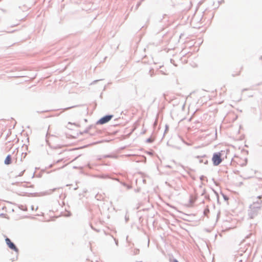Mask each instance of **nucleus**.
Segmentation results:
<instances>
[{
  "label": "nucleus",
  "mask_w": 262,
  "mask_h": 262,
  "mask_svg": "<svg viewBox=\"0 0 262 262\" xmlns=\"http://www.w3.org/2000/svg\"><path fill=\"white\" fill-rule=\"evenodd\" d=\"M212 161L214 166L219 165L222 162V154L220 152H214L212 158Z\"/></svg>",
  "instance_id": "nucleus-1"
},
{
  "label": "nucleus",
  "mask_w": 262,
  "mask_h": 262,
  "mask_svg": "<svg viewBox=\"0 0 262 262\" xmlns=\"http://www.w3.org/2000/svg\"><path fill=\"white\" fill-rule=\"evenodd\" d=\"M113 117V115H106L97 121V124H104L110 121Z\"/></svg>",
  "instance_id": "nucleus-2"
},
{
  "label": "nucleus",
  "mask_w": 262,
  "mask_h": 262,
  "mask_svg": "<svg viewBox=\"0 0 262 262\" xmlns=\"http://www.w3.org/2000/svg\"><path fill=\"white\" fill-rule=\"evenodd\" d=\"M6 243L8 246V247L11 249V250H14L17 254L18 253V249L15 245L14 243H13L10 238L8 237H6L5 239Z\"/></svg>",
  "instance_id": "nucleus-3"
},
{
  "label": "nucleus",
  "mask_w": 262,
  "mask_h": 262,
  "mask_svg": "<svg viewBox=\"0 0 262 262\" xmlns=\"http://www.w3.org/2000/svg\"><path fill=\"white\" fill-rule=\"evenodd\" d=\"M12 163V157L10 155H8L5 160V161H4V163L6 164V165H9L11 163Z\"/></svg>",
  "instance_id": "nucleus-4"
},
{
  "label": "nucleus",
  "mask_w": 262,
  "mask_h": 262,
  "mask_svg": "<svg viewBox=\"0 0 262 262\" xmlns=\"http://www.w3.org/2000/svg\"><path fill=\"white\" fill-rule=\"evenodd\" d=\"M63 160V158H61V159H60L58 160H57L55 163H54L53 164H51L50 166H49V168H52L53 167V166L54 165V164L56 163V164H57V163H60V162L62 161Z\"/></svg>",
  "instance_id": "nucleus-5"
},
{
  "label": "nucleus",
  "mask_w": 262,
  "mask_h": 262,
  "mask_svg": "<svg viewBox=\"0 0 262 262\" xmlns=\"http://www.w3.org/2000/svg\"><path fill=\"white\" fill-rule=\"evenodd\" d=\"M22 186L23 187H33V185H31L29 183H27L26 184H23Z\"/></svg>",
  "instance_id": "nucleus-6"
},
{
  "label": "nucleus",
  "mask_w": 262,
  "mask_h": 262,
  "mask_svg": "<svg viewBox=\"0 0 262 262\" xmlns=\"http://www.w3.org/2000/svg\"><path fill=\"white\" fill-rule=\"evenodd\" d=\"M149 74L150 77H153L154 75H155L154 70L153 69H150L149 71Z\"/></svg>",
  "instance_id": "nucleus-7"
},
{
  "label": "nucleus",
  "mask_w": 262,
  "mask_h": 262,
  "mask_svg": "<svg viewBox=\"0 0 262 262\" xmlns=\"http://www.w3.org/2000/svg\"><path fill=\"white\" fill-rule=\"evenodd\" d=\"M153 141H154V140L151 138H149L147 139V140H146V142L149 143H152Z\"/></svg>",
  "instance_id": "nucleus-8"
},
{
  "label": "nucleus",
  "mask_w": 262,
  "mask_h": 262,
  "mask_svg": "<svg viewBox=\"0 0 262 262\" xmlns=\"http://www.w3.org/2000/svg\"><path fill=\"white\" fill-rule=\"evenodd\" d=\"M25 171V170H23L18 174H16L15 177H21V176H22L23 175Z\"/></svg>",
  "instance_id": "nucleus-9"
},
{
  "label": "nucleus",
  "mask_w": 262,
  "mask_h": 262,
  "mask_svg": "<svg viewBox=\"0 0 262 262\" xmlns=\"http://www.w3.org/2000/svg\"><path fill=\"white\" fill-rule=\"evenodd\" d=\"M139 253V249H135L134 251V254L135 255L138 254Z\"/></svg>",
  "instance_id": "nucleus-10"
},
{
  "label": "nucleus",
  "mask_w": 262,
  "mask_h": 262,
  "mask_svg": "<svg viewBox=\"0 0 262 262\" xmlns=\"http://www.w3.org/2000/svg\"><path fill=\"white\" fill-rule=\"evenodd\" d=\"M200 163H204L205 164H207L208 163V161L207 160H206L205 161H204V160L203 159H201L200 160Z\"/></svg>",
  "instance_id": "nucleus-11"
},
{
  "label": "nucleus",
  "mask_w": 262,
  "mask_h": 262,
  "mask_svg": "<svg viewBox=\"0 0 262 262\" xmlns=\"http://www.w3.org/2000/svg\"><path fill=\"white\" fill-rule=\"evenodd\" d=\"M222 195H223V198H224V200H225V201H227L228 200V199H229L228 196L227 195H225V194H223V193H222Z\"/></svg>",
  "instance_id": "nucleus-12"
},
{
  "label": "nucleus",
  "mask_w": 262,
  "mask_h": 262,
  "mask_svg": "<svg viewBox=\"0 0 262 262\" xmlns=\"http://www.w3.org/2000/svg\"><path fill=\"white\" fill-rule=\"evenodd\" d=\"M167 25H166L165 26H163L161 29L159 31H157V33H159L160 31L163 30L165 28H166Z\"/></svg>",
  "instance_id": "nucleus-13"
},
{
  "label": "nucleus",
  "mask_w": 262,
  "mask_h": 262,
  "mask_svg": "<svg viewBox=\"0 0 262 262\" xmlns=\"http://www.w3.org/2000/svg\"><path fill=\"white\" fill-rule=\"evenodd\" d=\"M123 185H124V186H126V187H127V188L128 189H130V188H131V186H129V185H127V184H126L125 183H123Z\"/></svg>",
  "instance_id": "nucleus-14"
},
{
  "label": "nucleus",
  "mask_w": 262,
  "mask_h": 262,
  "mask_svg": "<svg viewBox=\"0 0 262 262\" xmlns=\"http://www.w3.org/2000/svg\"><path fill=\"white\" fill-rule=\"evenodd\" d=\"M205 179H206V177H205L204 176H201L200 177V180L201 181H204L205 180Z\"/></svg>",
  "instance_id": "nucleus-15"
},
{
  "label": "nucleus",
  "mask_w": 262,
  "mask_h": 262,
  "mask_svg": "<svg viewBox=\"0 0 262 262\" xmlns=\"http://www.w3.org/2000/svg\"><path fill=\"white\" fill-rule=\"evenodd\" d=\"M74 106H71V107H67V108H65L63 110V112L65 111H67V110H68L71 108H73L74 107Z\"/></svg>",
  "instance_id": "nucleus-16"
},
{
  "label": "nucleus",
  "mask_w": 262,
  "mask_h": 262,
  "mask_svg": "<svg viewBox=\"0 0 262 262\" xmlns=\"http://www.w3.org/2000/svg\"><path fill=\"white\" fill-rule=\"evenodd\" d=\"M159 72H160V73H161L162 74H163V75H167V74H166V73H165L163 71H162V70H160V71H159Z\"/></svg>",
  "instance_id": "nucleus-17"
},
{
  "label": "nucleus",
  "mask_w": 262,
  "mask_h": 262,
  "mask_svg": "<svg viewBox=\"0 0 262 262\" xmlns=\"http://www.w3.org/2000/svg\"><path fill=\"white\" fill-rule=\"evenodd\" d=\"M100 177H101V178H103V179H105V178H108V176H104V175L101 176Z\"/></svg>",
  "instance_id": "nucleus-18"
},
{
  "label": "nucleus",
  "mask_w": 262,
  "mask_h": 262,
  "mask_svg": "<svg viewBox=\"0 0 262 262\" xmlns=\"http://www.w3.org/2000/svg\"><path fill=\"white\" fill-rule=\"evenodd\" d=\"M140 4H141L140 2L138 3V4H137V6H136V9H137L139 7V6L140 5Z\"/></svg>",
  "instance_id": "nucleus-19"
},
{
  "label": "nucleus",
  "mask_w": 262,
  "mask_h": 262,
  "mask_svg": "<svg viewBox=\"0 0 262 262\" xmlns=\"http://www.w3.org/2000/svg\"><path fill=\"white\" fill-rule=\"evenodd\" d=\"M114 239H115V243H116V245H118V240H117V239H115V238Z\"/></svg>",
  "instance_id": "nucleus-20"
},
{
  "label": "nucleus",
  "mask_w": 262,
  "mask_h": 262,
  "mask_svg": "<svg viewBox=\"0 0 262 262\" xmlns=\"http://www.w3.org/2000/svg\"><path fill=\"white\" fill-rule=\"evenodd\" d=\"M172 262H179V261L177 259H173Z\"/></svg>",
  "instance_id": "nucleus-21"
},
{
  "label": "nucleus",
  "mask_w": 262,
  "mask_h": 262,
  "mask_svg": "<svg viewBox=\"0 0 262 262\" xmlns=\"http://www.w3.org/2000/svg\"><path fill=\"white\" fill-rule=\"evenodd\" d=\"M166 16V14H164V16H163V18H161L160 19V21H161L163 19H164L165 18V16Z\"/></svg>",
  "instance_id": "nucleus-22"
},
{
  "label": "nucleus",
  "mask_w": 262,
  "mask_h": 262,
  "mask_svg": "<svg viewBox=\"0 0 262 262\" xmlns=\"http://www.w3.org/2000/svg\"><path fill=\"white\" fill-rule=\"evenodd\" d=\"M67 164H66L65 165H63V166H62L61 167L58 168V169H60V168H63Z\"/></svg>",
  "instance_id": "nucleus-23"
},
{
  "label": "nucleus",
  "mask_w": 262,
  "mask_h": 262,
  "mask_svg": "<svg viewBox=\"0 0 262 262\" xmlns=\"http://www.w3.org/2000/svg\"><path fill=\"white\" fill-rule=\"evenodd\" d=\"M207 211H209V210H207H207H204V213H205V212H207Z\"/></svg>",
  "instance_id": "nucleus-24"
},
{
  "label": "nucleus",
  "mask_w": 262,
  "mask_h": 262,
  "mask_svg": "<svg viewBox=\"0 0 262 262\" xmlns=\"http://www.w3.org/2000/svg\"><path fill=\"white\" fill-rule=\"evenodd\" d=\"M207 211H209V210H207H207H204V213H205V212H207Z\"/></svg>",
  "instance_id": "nucleus-25"
},
{
  "label": "nucleus",
  "mask_w": 262,
  "mask_h": 262,
  "mask_svg": "<svg viewBox=\"0 0 262 262\" xmlns=\"http://www.w3.org/2000/svg\"><path fill=\"white\" fill-rule=\"evenodd\" d=\"M207 211H209V210H207H207H204V213H205V212H207Z\"/></svg>",
  "instance_id": "nucleus-26"
},
{
  "label": "nucleus",
  "mask_w": 262,
  "mask_h": 262,
  "mask_svg": "<svg viewBox=\"0 0 262 262\" xmlns=\"http://www.w3.org/2000/svg\"><path fill=\"white\" fill-rule=\"evenodd\" d=\"M167 128H168L167 126H166V129H165V132L166 131V130H167Z\"/></svg>",
  "instance_id": "nucleus-27"
},
{
  "label": "nucleus",
  "mask_w": 262,
  "mask_h": 262,
  "mask_svg": "<svg viewBox=\"0 0 262 262\" xmlns=\"http://www.w3.org/2000/svg\"><path fill=\"white\" fill-rule=\"evenodd\" d=\"M98 81V80H95V81H94L93 82H94V83H96V82H97Z\"/></svg>",
  "instance_id": "nucleus-28"
},
{
  "label": "nucleus",
  "mask_w": 262,
  "mask_h": 262,
  "mask_svg": "<svg viewBox=\"0 0 262 262\" xmlns=\"http://www.w3.org/2000/svg\"><path fill=\"white\" fill-rule=\"evenodd\" d=\"M34 209V208H33V206H32V210H33Z\"/></svg>",
  "instance_id": "nucleus-29"
},
{
  "label": "nucleus",
  "mask_w": 262,
  "mask_h": 262,
  "mask_svg": "<svg viewBox=\"0 0 262 262\" xmlns=\"http://www.w3.org/2000/svg\"><path fill=\"white\" fill-rule=\"evenodd\" d=\"M143 181L144 183H145V180H143Z\"/></svg>",
  "instance_id": "nucleus-30"
},
{
  "label": "nucleus",
  "mask_w": 262,
  "mask_h": 262,
  "mask_svg": "<svg viewBox=\"0 0 262 262\" xmlns=\"http://www.w3.org/2000/svg\"><path fill=\"white\" fill-rule=\"evenodd\" d=\"M137 262H142V261H137Z\"/></svg>",
  "instance_id": "nucleus-31"
}]
</instances>
